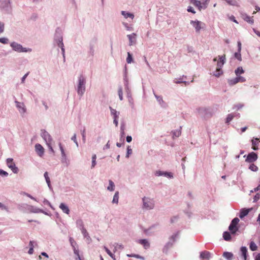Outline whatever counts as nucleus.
Instances as JSON below:
<instances>
[{"label": "nucleus", "mask_w": 260, "mask_h": 260, "mask_svg": "<svg viewBox=\"0 0 260 260\" xmlns=\"http://www.w3.org/2000/svg\"><path fill=\"white\" fill-rule=\"evenodd\" d=\"M54 43L60 48L63 58H65V49L63 43V32L60 27L56 28L54 36Z\"/></svg>", "instance_id": "f257e3e1"}, {"label": "nucleus", "mask_w": 260, "mask_h": 260, "mask_svg": "<svg viewBox=\"0 0 260 260\" xmlns=\"http://www.w3.org/2000/svg\"><path fill=\"white\" fill-rule=\"evenodd\" d=\"M86 79L83 75L80 74L77 79L76 91L78 95L81 98L84 94L86 90Z\"/></svg>", "instance_id": "f03ea898"}, {"label": "nucleus", "mask_w": 260, "mask_h": 260, "mask_svg": "<svg viewBox=\"0 0 260 260\" xmlns=\"http://www.w3.org/2000/svg\"><path fill=\"white\" fill-rule=\"evenodd\" d=\"M155 201L153 198L144 197L142 198V208L143 210H150L154 208Z\"/></svg>", "instance_id": "7ed1b4c3"}, {"label": "nucleus", "mask_w": 260, "mask_h": 260, "mask_svg": "<svg viewBox=\"0 0 260 260\" xmlns=\"http://www.w3.org/2000/svg\"><path fill=\"white\" fill-rule=\"evenodd\" d=\"M10 45L14 51L18 53L30 52L32 51L31 48L23 47L20 44L15 41L12 42Z\"/></svg>", "instance_id": "20e7f679"}, {"label": "nucleus", "mask_w": 260, "mask_h": 260, "mask_svg": "<svg viewBox=\"0 0 260 260\" xmlns=\"http://www.w3.org/2000/svg\"><path fill=\"white\" fill-rule=\"evenodd\" d=\"M0 9L6 14H10L12 11L10 0H0Z\"/></svg>", "instance_id": "39448f33"}, {"label": "nucleus", "mask_w": 260, "mask_h": 260, "mask_svg": "<svg viewBox=\"0 0 260 260\" xmlns=\"http://www.w3.org/2000/svg\"><path fill=\"white\" fill-rule=\"evenodd\" d=\"M179 234V232H177L170 237L169 241L166 244V245L164 246L163 249L164 252H166L169 248H171L173 246L174 243L176 241L177 239L178 238Z\"/></svg>", "instance_id": "423d86ee"}, {"label": "nucleus", "mask_w": 260, "mask_h": 260, "mask_svg": "<svg viewBox=\"0 0 260 260\" xmlns=\"http://www.w3.org/2000/svg\"><path fill=\"white\" fill-rule=\"evenodd\" d=\"M239 221V219L238 217H235L232 220L229 226V230L231 234L235 235L239 231L238 224Z\"/></svg>", "instance_id": "0eeeda50"}, {"label": "nucleus", "mask_w": 260, "mask_h": 260, "mask_svg": "<svg viewBox=\"0 0 260 260\" xmlns=\"http://www.w3.org/2000/svg\"><path fill=\"white\" fill-rule=\"evenodd\" d=\"M6 164L8 167L10 168L14 173L17 174L18 173L19 169L18 167L16 166L13 158H7L6 160Z\"/></svg>", "instance_id": "6e6552de"}, {"label": "nucleus", "mask_w": 260, "mask_h": 260, "mask_svg": "<svg viewBox=\"0 0 260 260\" xmlns=\"http://www.w3.org/2000/svg\"><path fill=\"white\" fill-rule=\"evenodd\" d=\"M41 136L45 141L46 144L52 143L53 139L49 133L45 129L41 131Z\"/></svg>", "instance_id": "1a4fd4ad"}, {"label": "nucleus", "mask_w": 260, "mask_h": 260, "mask_svg": "<svg viewBox=\"0 0 260 260\" xmlns=\"http://www.w3.org/2000/svg\"><path fill=\"white\" fill-rule=\"evenodd\" d=\"M190 24L195 28L196 31L199 32L200 31L201 28H203L205 24L198 20H191Z\"/></svg>", "instance_id": "9d476101"}, {"label": "nucleus", "mask_w": 260, "mask_h": 260, "mask_svg": "<svg viewBox=\"0 0 260 260\" xmlns=\"http://www.w3.org/2000/svg\"><path fill=\"white\" fill-rule=\"evenodd\" d=\"M246 156L245 161L249 163H252L256 161L257 159V155L254 152L249 153L247 156L245 155L244 157Z\"/></svg>", "instance_id": "9b49d317"}, {"label": "nucleus", "mask_w": 260, "mask_h": 260, "mask_svg": "<svg viewBox=\"0 0 260 260\" xmlns=\"http://www.w3.org/2000/svg\"><path fill=\"white\" fill-rule=\"evenodd\" d=\"M190 3L194 6L198 8L199 10L201 11L202 9H206V4L205 3H201L200 1L198 0H189Z\"/></svg>", "instance_id": "f8f14e48"}, {"label": "nucleus", "mask_w": 260, "mask_h": 260, "mask_svg": "<svg viewBox=\"0 0 260 260\" xmlns=\"http://www.w3.org/2000/svg\"><path fill=\"white\" fill-rule=\"evenodd\" d=\"M16 104V107L18 109L19 113L21 114V115H23L26 111L25 106L23 103L22 102H19L17 101L15 102Z\"/></svg>", "instance_id": "ddd939ff"}, {"label": "nucleus", "mask_w": 260, "mask_h": 260, "mask_svg": "<svg viewBox=\"0 0 260 260\" xmlns=\"http://www.w3.org/2000/svg\"><path fill=\"white\" fill-rule=\"evenodd\" d=\"M153 94H154V95L155 98H156L158 104L160 105V106L163 108H167V104L163 100L162 96L161 95H158L156 94L154 91H153Z\"/></svg>", "instance_id": "4468645a"}, {"label": "nucleus", "mask_w": 260, "mask_h": 260, "mask_svg": "<svg viewBox=\"0 0 260 260\" xmlns=\"http://www.w3.org/2000/svg\"><path fill=\"white\" fill-rule=\"evenodd\" d=\"M212 253L208 251H203L200 252V258L201 260H209L212 257Z\"/></svg>", "instance_id": "2eb2a0df"}, {"label": "nucleus", "mask_w": 260, "mask_h": 260, "mask_svg": "<svg viewBox=\"0 0 260 260\" xmlns=\"http://www.w3.org/2000/svg\"><path fill=\"white\" fill-rule=\"evenodd\" d=\"M35 150L39 156L42 157L43 156L44 153V148L41 144L38 143L35 145Z\"/></svg>", "instance_id": "dca6fc26"}, {"label": "nucleus", "mask_w": 260, "mask_h": 260, "mask_svg": "<svg viewBox=\"0 0 260 260\" xmlns=\"http://www.w3.org/2000/svg\"><path fill=\"white\" fill-rule=\"evenodd\" d=\"M29 205H28L26 203H21L18 205V208L19 210L23 212H26L29 211Z\"/></svg>", "instance_id": "f3484780"}, {"label": "nucleus", "mask_w": 260, "mask_h": 260, "mask_svg": "<svg viewBox=\"0 0 260 260\" xmlns=\"http://www.w3.org/2000/svg\"><path fill=\"white\" fill-rule=\"evenodd\" d=\"M136 34L135 33H132V34L127 35V37L129 40V45L132 46L136 43Z\"/></svg>", "instance_id": "a211bd4d"}, {"label": "nucleus", "mask_w": 260, "mask_h": 260, "mask_svg": "<svg viewBox=\"0 0 260 260\" xmlns=\"http://www.w3.org/2000/svg\"><path fill=\"white\" fill-rule=\"evenodd\" d=\"M240 252L243 259L247 260V258L248 256V251L247 247L246 246H242L240 248Z\"/></svg>", "instance_id": "6ab92c4d"}, {"label": "nucleus", "mask_w": 260, "mask_h": 260, "mask_svg": "<svg viewBox=\"0 0 260 260\" xmlns=\"http://www.w3.org/2000/svg\"><path fill=\"white\" fill-rule=\"evenodd\" d=\"M109 109L111 115L113 117V119H118L120 112L112 108L111 107H109Z\"/></svg>", "instance_id": "aec40b11"}, {"label": "nucleus", "mask_w": 260, "mask_h": 260, "mask_svg": "<svg viewBox=\"0 0 260 260\" xmlns=\"http://www.w3.org/2000/svg\"><path fill=\"white\" fill-rule=\"evenodd\" d=\"M29 212L33 213H39L40 212H44V210L40 209L37 207L29 205Z\"/></svg>", "instance_id": "412c9836"}, {"label": "nucleus", "mask_w": 260, "mask_h": 260, "mask_svg": "<svg viewBox=\"0 0 260 260\" xmlns=\"http://www.w3.org/2000/svg\"><path fill=\"white\" fill-rule=\"evenodd\" d=\"M138 243L142 245L144 248L145 249H147L149 248L150 245V243L148 240L147 239H140L138 240Z\"/></svg>", "instance_id": "4be33fe9"}, {"label": "nucleus", "mask_w": 260, "mask_h": 260, "mask_svg": "<svg viewBox=\"0 0 260 260\" xmlns=\"http://www.w3.org/2000/svg\"><path fill=\"white\" fill-rule=\"evenodd\" d=\"M157 226V225L154 224L149 227L148 229H146L144 230V232L149 235H151L152 234L154 233L156 231V229Z\"/></svg>", "instance_id": "5701e85b"}, {"label": "nucleus", "mask_w": 260, "mask_h": 260, "mask_svg": "<svg viewBox=\"0 0 260 260\" xmlns=\"http://www.w3.org/2000/svg\"><path fill=\"white\" fill-rule=\"evenodd\" d=\"M251 209H247V208H243L241 209L239 213V217L241 219L243 218L245 216H246L249 212L250 211Z\"/></svg>", "instance_id": "b1692460"}, {"label": "nucleus", "mask_w": 260, "mask_h": 260, "mask_svg": "<svg viewBox=\"0 0 260 260\" xmlns=\"http://www.w3.org/2000/svg\"><path fill=\"white\" fill-rule=\"evenodd\" d=\"M259 142V139L257 138H254L251 140L252 143V148L254 150H257L258 149V143Z\"/></svg>", "instance_id": "393cba45"}, {"label": "nucleus", "mask_w": 260, "mask_h": 260, "mask_svg": "<svg viewBox=\"0 0 260 260\" xmlns=\"http://www.w3.org/2000/svg\"><path fill=\"white\" fill-rule=\"evenodd\" d=\"M59 208L63 213L67 214H69L70 213V209L64 203H61L59 205Z\"/></svg>", "instance_id": "a878e982"}, {"label": "nucleus", "mask_w": 260, "mask_h": 260, "mask_svg": "<svg viewBox=\"0 0 260 260\" xmlns=\"http://www.w3.org/2000/svg\"><path fill=\"white\" fill-rule=\"evenodd\" d=\"M243 19L247 22L250 24H253L254 23V20L252 17H250L246 14H243Z\"/></svg>", "instance_id": "bb28decb"}, {"label": "nucleus", "mask_w": 260, "mask_h": 260, "mask_svg": "<svg viewBox=\"0 0 260 260\" xmlns=\"http://www.w3.org/2000/svg\"><path fill=\"white\" fill-rule=\"evenodd\" d=\"M123 81H124V86H129L128 78L127 76V71H126V66L125 67V69H124V76H123Z\"/></svg>", "instance_id": "cd10ccee"}, {"label": "nucleus", "mask_w": 260, "mask_h": 260, "mask_svg": "<svg viewBox=\"0 0 260 260\" xmlns=\"http://www.w3.org/2000/svg\"><path fill=\"white\" fill-rule=\"evenodd\" d=\"M58 146L59 147V149L61 151L62 161V162H64L63 160H66V154L62 146V144L60 142H59L58 143Z\"/></svg>", "instance_id": "c85d7f7f"}, {"label": "nucleus", "mask_w": 260, "mask_h": 260, "mask_svg": "<svg viewBox=\"0 0 260 260\" xmlns=\"http://www.w3.org/2000/svg\"><path fill=\"white\" fill-rule=\"evenodd\" d=\"M121 13L125 18H131L132 19H133L134 18V15L131 13L122 11Z\"/></svg>", "instance_id": "c756f323"}, {"label": "nucleus", "mask_w": 260, "mask_h": 260, "mask_svg": "<svg viewBox=\"0 0 260 260\" xmlns=\"http://www.w3.org/2000/svg\"><path fill=\"white\" fill-rule=\"evenodd\" d=\"M77 226L79 228L82 232L83 229H85L84 227L83 221L81 219H78L76 221Z\"/></svg>", "instance_id": "7c9ffc66"}, {"label": "nucleus", "mask_w": 260, "mask_h": 260, "mask_svg": "<svg viewBox=\"0 0 260 260\" xmlns=\"http://www.w3.org/2000/svg\"><path fill=\"white\" fill-rule=\"evenodd\" d=\"M231 234V232L227 231L223 232V238L224 240L227 241H230L232 239Z\"/></svg>", "instance_id": "2f4dec72"}, {"label": "nucleus", "mask_w": 260, "mask_h": 260, "mask_svg": "<svg viewBox=\"0 0 260 260\" xmlns=\"http://www.w3.org/2000/svg\"><path fill=\"white\" fill-rule=\"evenodd\" d=\"M115 184L111 180H109V185L107 187V190L110 191H113L115 189Z\"/></svg>", "instance_id": "473e14b6"}, {"label": "nucleus", "mask_w": 260, "mask_h": 260, "mask_svg": "<svg viewBox=\"0 0 260 260\" xmlns=\"http://www.w3.org/2000/svg\"><path fill=\"white\" fill-rule=\"evenodd\" d=\"M118 200H119V192L116 191L112 200V203L113 204H117L118 203Z\"/></svg>", "instance_id": "72a5a7b5"}, {"label": "nucleus", "mask_w": 260, "mask_h": 260, "mask_svg": "<svg viewBox=\"0 0 260 260\" xmlns=\"http://www.w3.org/2000/svg\"><path fill=\"white\" fill-rule=\"evenodd\" d=\"M184 78V76H183L182 78H180L179 79H176L174 81L175 83H177V84H180V83H183L185 84V85H188L189 84V82H186L185 81H184L183 80Z\"/></svg>", "instance_id": "f704fd0d"}, {"label": "nucleus", "mask_w": 260, "mask_h": 260, "mask_svg": "<svg viewBox=\"0 0 260 260\" xmlns=\"http://www.w3.org/2000/svg\"><path fill=\"white\" fill-rule=\"evenodd\" d=\"M244 73V71L242 67H239L237 68V69L235 71V73L236 76H239L240 75L243 74Z\"/></svg>", "instance_id": "c9c22d12"}, {"label": "nucleus", "mask_w": 260, "mask_h": 260, "mask_svg": "<svg viewBox=\"0 0 260 260\" xmlns=\"http://www.w3.org/2000/svg\"><path fill=\"white\" fill-rule=\"evenodd\" d=\"M237 83H238V79L237 78V77L233 79L228 80V83L231 86L234 85L236 84H237Z\"/></svg>", "instance_id": "e433bc0d"}, {"label": "nucleus", "mask_w": 260, "mask_h": 260, "mask_svg": "<svg viewBox=\"0 0 260 260\" xmlns=\"http://www.w3.org/2000/svg\"><path fill=\"white\" fill-rule=\"evenodd\" d=\"M82 234H83L84 238L86 239V240H87L88 242H90L91 240V238L90 236H89L88 233H87L86 229H83V231L81 232Z\"/></svg>", "instance_id": "4c0bfd02"}, {"label": "nucleus", "mask_w": 260, "mask_h": 260, "mask_svg": "<svg viewBox=\"0 0 260 260\" xmlns=\"http://www.w3.org/2000/svg\"><path fill=\"white\" fill-rule=\"evenodd\" d=\"M250 249L252 251H256L257 249V246L253 241H251L249 244Z\"/></svg>", "instance_id": "58836bf2"}, {"label": "nucleus", "mask_w": 260, "mask_h": 260, "mask_svg": "<svg viewBox=\"0 0 260 260\" xmlns=\"http://www.w3.org/2000/svg\"><path fill=\"white\" fill-rule=\"evenodd\" d=\"M223 256L228 260H231L233 256V254L230 252H224L223 254Z\"/></svg>", "instance_id": "ea45409f"}, {"label": "nucleus", "mask_w": 260, "mask_h": 260, "mask_svg": "<svg viewBox=\"0 0 260 260\" xmlns=\"http://www.w3.org/2000/svg\"><path fill=\"white\" fill-rule=\"evenodd\" d=\"M44 176L45 177V180L46 181V183H47V185L49 188L51 187V184H50V178L48 176V173L47 172H45L44 174Z\"/></svg>", "instance_id": "a19ab883"}, {"label": "nucleus", "mask_w": 260, "mask_h": 260, "mask_svg": "<svg viewBox=\"0 0 260 260\" xmlns=\"http://www.w3.org/2000/svg\"><path fill=\"white\" fill-rule=\"evenodd\" d=\"M180 128H181V127H180ZM172 133H173V138H174L175 137H179L180 135H181V129H177V130H175L173 132H172Z\"/></svg>", "instance_id": "79ce46f5"}, {"label": "nucleus", "mask_w": 260, "mask_h": 260, "mask_svg": "<svg viewBox=\"0 0 260 260\" xmlns=\"http://www.w3.org/2000/svg\"><path fill=\"white\" fill-rule=\"evenodd\" d=\"M223 73V72L222 71V69H216L215 72L213 73V76H215L216 77H219L221 75H222Z\"/></svg>", "instance_id": "37998d69"}, {"label": "nucleus", "mask_w": 260, "mask_h": 260, "mask_svg": "<svg viewBox=\"0 0 260 260\" xmlns=\"http://www.w3.org/2000/svg\"><path fill=\"white\" fill-rule=\"evenodd\" d=\"M234 118V115L231 113L228 115L227 117L226 118L225 123L229 124Z\"/></svg>", "instance_id": "c03bdc74"}, {"label": "nucleus", "mask_w": 260, "mask_h": 260, "mask_svg": "<svg viewBox=\"0 0 260 260\" xmlns=\"http://www.w3.org/2000/svg\"><path fill=\"white\" fill-rule=\"evenodd\" d=\"M163 176H165L168 178H170V179L173 178V173L171 172H167V171H164Z\"/></svg>", "instance_id": "a18cd8bd"}, {"label": "nucleus", "mask_w": 260, "mask_h": 260, "mask_svg": "<svg viewBox=\"0 0 260 260\" xmlns=\"http://www.w3.org/2000/svg\"><path fill=\"white\" fill-rule=\"evenodd\" d=\"M126 60L127 63H131L132 62H133V58L132 55L129 52H127V56Z\"/></svg>", "instance_id": "49530a36"}, {"label": "nucleus", "mask_w": 260, "mask_h": 260, "mask_svg": "<svg viewBox=\"0 0 260 260\" xmlns=\"http://www.w3.org/2000/svg\"><path fill=\"white\" fill-rule=\"evenodd\" d=\"M124 89L126 93L127 96H129L132 95L131 89L129 86H124Z\"/></svg>", "instance_id": "de8ad7c7"}, {"label": "nucleus", "mask_w": 260, "mask_h": 260, "mask_svg": "<svg viewBox=\"0 0 260 260\" xmlns=\"http://www.w3.org/2000/svg\"><path fill=\"white\" fill-rule=\"evenodd\" d=\"M118 96H119V98L120 100L122 101L123 100V92H122V88L121 86L119 87L118 90Z\"/></svg>", "instance_id": "09e8293b"}, {"label": "nucleus", "mask_w": 260, "mask_h": 260, "mask_svg": "<svg viewBox=\"0 0 260 260\" xmlns=\"http://www.w3.org/2000/svg\"><path fill=\"white\" fill-rule=\"evenodd\" d=\"M104 248L105 249V250L106 251V252H107V253L113 259H115L114 258V255L110 251V250L106 246H104Z\"/></svg>", "instance_id": "8fccbe9b"}, {"label": "nucleus", "mask_w": 260, "mask_h": 260, "mask_svg": "<svg viewBox=\"0 0 260 260\" xmlns=\"http://www.w3.org/2000/svg\"><path fill=\"white\" fill-rule=\"evenodd\" d=\"M85 128L84 127L83 129L81 130V133L82 137V141L83 143H85L86 142V133H85Z\"/></svg>", "instance_id": "3c124183"}, {"label": "nucleus", "mask_w": 260, "mask_h": 260, "mask_svg": "<svg viewBox=\"0 0 260 260\" xmlns=\"http://www.w3.org/2000/svg\"><path fill=\"white\" fill-rule=\"evenodd\" d=\"M127 257H136V258H140V259H144V257L140 255H138V254H127Z\"/></svg>", "instance_id": "603ef678"}, {"label": "nucleus", "mask_w": 260, "mask_h": 260, "mask_svg": "<svg viewBox=\"0 0 260 260\" xmlns=\"http://www.w3.org/2000/svg\"><path fill=\"white\" fill-rule=\"evenodd\" d=\"M249 169L253 172H257L258 171V167L253 164L249 166Z\"/></svg>", "instance_id": "864d4df0"}, {"label": "nucleus", "mask_w": 260, "mask_h": 260, "mask_svg": "<svg viewBox=\"0 0 260 260\" xmlns=\"http://www.w3.org/2000/svg\"><path fill=\"white\" fill-rule=\"evenodd\" d=\"M198 113L201 115L204 116L206 112L207 109L206 108H200L198 109Z\"/></svg>", "instance_id": "5fc2aeb1"}, {"label": "nucleus", "mask_w": 260, "mask_h": 260, "mask_svg": "<svg viewBox=\"0 0 260 260\" xmlns=\"http://www.w3.org/2000/svg\"><path fill=\"white\" fill-rule=\"evenodd\" d=\"M94 45L93 44H90L89 45V53L91 55L93 56L94 53Z\"/></svg>", "instance_id": "6e6d98bb"}, {"label": "nucleus", "mask_w": 260, "mask_h": 260, "mask_svg": "<svg viewBox=\"0 0 260 260\" xmlns=\"http://www.w3.org/2000/svg\"><path fill=\"white\" fill-rule=\"evenodd\" d=\"M21 194L22 195H24V196H26V197L29 198L30 199L33 200L36 202H38L37 200L35 198L33 197L31 195H30V194H29L26 192H22L21 193Z\"/></svg>", "instance_id": "4d7b16f0"}, {"label": "nucleus", "mask_w": 260, "mask_h": 260, "mask_svg": "<svg viewBox=\"0 0 260 260\" xmlns=\"http://www.w3.org/2000/svg\"><path fill=\"white\" fill-rule=\"evenodd\" d=\"M69 241H70L71 246L72 247V248L76 247L77 243L73 238L70 237Z\"/></svg>", "instance_id": "13d9d810"}, {"label": "nucleus", "mask_w": 260, "mask_h": 260, "mask_svg": "<svg viewBox=\"0 0 260 260\" xmlns=\"http://www.w3.org/2000/svg\"><path fill=\"white\" fill-rule=\"evenodd\" d=\"M234 56L235 58H236L238 60L241 61L242 60V57L241 55V52H239L238 51L237 52H235L234 54Z\"/></svg>", "instance_id": "bf43d9fd"}, {"label": "nucleus", "mask_w": 260, "mask_h": 260, "mask_svg": "<svg viewBox=\"0 0 260 260\" xmlns=\"http://www.w3.org/2000/svg\"><path fill=\"white\" fill-rule=\"evenodd\" d=\"M73 251H74V254L77 256V258L76 259H79V260H81L80 259V255H79V250L78 249L76 248V247H74V248H73Z\"/></svg>", "instance_id": "052dcab7"}, {"label": "nucleus", "mask_w": 260, "mask_h": 260, "mask_svg": "<svg viewBox=\"0 0 260 260\" xmlns=\"http://www.w3.org/2000/svg\"><path fill=\"white\" fill-rule=\"evenodd\" d=\"M0 42L4 44H7L9 43V39L5 37L1 38Z\"/></svg>", "instance_id": "680f3d73"}, {"label": "nucleus", "mask_w": 260, "mask_h": 260, "mask_svg": "<svg viewBox=\"0 0 260 260\" xmlns=\"http://www.w3.org/2000/svg\"><path fill=\"white\" fill-rule=\"evenodd\" d=\"M0 209L2 210H5V211H6L7 212H9V209H8V207L6 206L4 204L2 203L1 202H0Z\"/></svg>", "instance_id": "e2e57ef3"}, {"label": "nucleus", "mask_w": 260, "mask_h": 260, "mask_svg": "<svg viewBox=\"0 0 260 260\" xmlns=\"http://www.w3.org/2000/svg\"><path fill=\"white\" fill-rule=\"evenodd\" d=\"M132 152H133L132 149L131 148L130 146H128L127 147V152H126L125 157L126 158H128L129 156V155L132 153Z\"/></svg>", "instance_id": "0e129e2a"}, {"label": "nucleus", "mask_w": 260, "mask_h": 260, "mask_svg": "<svg viewBox=\"0 0 260 260\" xmlns=\"http://www.w3.org/2000/svg\"><path fill=\"white\" fill-rule=\"evenodd\" d=\"M0 176L2 177H7L8 176V173L6 171L2 169H0Z\"/></svg>", "instance_id": "69168bd1"}, {"label": "nucleus", "mask_w": 260, "mask_h": 260, "mask_svg": "<svg viewBox=\"0 0 260 260\" xmlns=\"http://www.w3.org/2000/svg\"><path fill=\"white\" fill-rule=\"evenodd\" d=\"M243 107H244V104H239L234 105L233 108V109H237V110H239V109H241L242 108H243Z\"/></svg>", "instance_id": "338daca9"}, {"label": "nucleus", "mask_w": 260, "mask_h": 260, "mask_svg": "<svg viewBox=\"0 0 260 260\" xmlns=\"http://www.w3.org/2000/svg\"><path fill=\"white\" fill-rule=\"evenodd\" d=\"M260 199V194L257 193H256L253 198V202H256Z\"/></svg>", "instance_id": "774afa93"}]
</instances>
